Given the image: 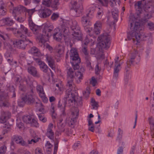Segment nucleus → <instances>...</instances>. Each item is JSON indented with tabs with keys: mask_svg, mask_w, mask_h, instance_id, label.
I'll use <instances>...</instances> for the list:
<instances>
[{
	"mask_svg": "<svg viewBox=\"0 0 154 154\" xmlns=\"http://www.w3.org/2000/svg\"><path fill=\"white\" fill-rule=\"evenodd\" d=\"M131 25V32L128 35L127 38L128 40H130L132 39L134 42L135 40H136L137 42H138L140 40H146L147 38H148L149 41H151L152 39V37L150 34L146 35L143 34H140L139 33L140 31L142 29V27H141V24L139 22H136L134 24V22L130 23Z\"/></svg>",
	"mask_w": 154,
	"mask_h": 154,
	"instance_id": "nucleus-1",
	"label": "nucleus"
},
{
	"mask_svg": "<svg viewBox=\"0 0 154 154\" xmlns=\"http://www.w3.org/2000/svg\"><path fill=\"white\" fill-rule=\"evenodd\" d=\"M145 10L144 12L140 11L138 13L135 14L134 16H130L129 22H134V24L137 22L140 21L142 22L146 21L147 20L152 17V15L154 13V8L151 6V5L149 6L148 5L144 6Z\"/></svg>",
	"mask_w": 154,
	"mask_h": 154,
	"instance_id": "nucleus-2",
	"label": "nucleus"
},
{
	"mask_svg": "<svg viewBox=\"0 0 154 154\" xmlns=\"http://www.w3.org/2000/svg\"><path fill=\"white\" fill-rule=\"evenodd\" d=\"M40 31L36 34H34L36 35L37 39L39 42L44 44L45 41V39L46 37L48 38L51 35V32L54 29L53 25L49 23H46L44 25V28L43 30V34L41 35V27Z\"/></svg>",
	"mask_w": 154,
	"mask_h": 154,
	"instance_id": "nucleus-3",
	"label": "nucleus"
},
{
	"mask_svg": "<svg viewBox=\"0 0 154 154\" xmlns=\"http://www.w3.org/2000/svg\"><path fill=\"white\" fill-rule=\"evenodd\" d=\"M61 26V32L64 34V36L69 35V28L70 26L73 31L79 30L80 28L77 24V23L75 20H63Z\"/></svg>",
	"mask_w": 154,
	"mask_h": 154,
	"instance_id": "nucleus-4",
	"label": "nucleus"
},
{
	"mask_svg": "<svg viewBox=\"0 0 154 154\" xmlns=\"http://www.w3.org/2000/svg\"><path fill=\"white\" fill-rule=\"evenodd\" d=\"M137 54V51H134L132 53L130 54V59L127 62V66L125 68L124 76L125 80L127 82L129 79L130 78V74L129 68L132 65L134 64H137L140 61V58L138 59L136 57Z\"/></svg>",
	"mask_w": 154,
	"mask_h": 154,
	"instance_id": "nucleus-5",
	"label": "nucleus"
},
{
	"mask_svg": "<svg viewBox=\"0 0 154 154\" xmlns=\"http://www.w3.org/2000/svg\"><path fill=\"white\" fill-rule=\"evenodd\" d=\"M67 81L66 87L69 89H66L65 91L64 100L70 103L75 101V95L72 91V88L74 86V84L73 79H67Z\"/></svg>",
	"mask_w": 154,
	"mask_h": 154,
	"instance_id": "nucleus-6",
	"label": "nucleus"
},
{
	"mask_svg": "<svg viewBox=\"0 0 154 154\" xmlns=\"http://www.w3.org/2000/svg\"><path fill=\"white\" fill-rule=\"evenodd\" d=\"M98 40L100 42L99 45L102 50H106L108 48L110 45V37L106 34H104L98 37Z\"/></svg>",
	"mask_w": 154,
	"mask_h": 154,
	"instance_id": "nucleus-7",
	"label": "nucleus"
},
{
	"mask_svg": "<svg viewBox=\"0 0 154 154\" xmlns=\"http://www.w3.org/2000/svg\"><path fill=\"white\" fill-rule=\"evenodd\" d=\"M35 11V9H27L26 14H28L29 16V23L30 29L33 32V34L37 33L39 32L41 29V27L37 26L34 23L32 20V15Z\"/></svg>",
	"mask_w": 154,
	"mask_h": 154,
	"instance_id": "nucleus-8",
	"label": "nucleus"
},
{
	"mask_svg": "<svg viewBox=\"0 0 154 154\" xmlns=\"http://www.w3.org/2000/svg\"><path fill=\"white\" fill-rule=\"evenodd\" d=\"M102 26V23L100 21H97L94 24V28L92 30L90 28H89L87 31V35L90 36H94L99 34Z\"/></svg>",
	"mask_w": 154,
	"mask_h": 154,
	"instance_id": "nucleus-9",
	"label": "nucleus"
},
{
	"mask_svg": "<svg viewBox=\"0 0 154 154\" xmlns=\"http://www.w3.org/2000/svg\"><path fill=\"white\" fill-rule=\"evenodd\" d=\"M114 67L113 72V78L116 79H117L119 72L121 69V66L123 62L122 60H119V57H116L114 59Z\"/></svg>",
	"mask_w": 154,
	"mask_h": 154,
	"instance_id": "nucleus-10",
	"label": "nucleus"
},
{
	"mask_svg": "<svg viewBox=\"0 0 154 154\" xmlns=\"http://www.w3.org/2000/svg\"><path fill=\"white\" fill-rule=\"evenodd\" d=\"M79 110L77 108H75L73 111L72 112L71 117L67 118L66 122L68 123L69 126L71 127L73 126L75 122L79 115Z\"/></svg>",
	"mask_w": 154,
	"mask_h": 154,
	"instance_id": "nucleus-11",
	"label": "nucleus"
},
{
	"mask_svg": "<svg viewBox=\"0 0 154 154\" xmlns=\"http://www.w3.org/2000/svg\"><path fill=\"white\" fill-rule=\"evenodd\" d=\"M21 99L22 100V103L23 104L26 103L30 104L34 102V99L33 97V91L32 90H31L30 92L26 94H23L21 96Z\"/></svg>",
	"mask_w": 154,
	"mask_h": 154,
	"instance_id": "nucleus-12",
	"label": "nucleus"
},
{
	"mask_svg": "<svg viewBox=\"0 0 154 154\" xmlns=\"http://www.w3.org/2000/svg\"><path fill=\"white\" fill-rule=\"evenodd\" d=\"M63 120L62 119H60L57 122V127L59 130H60L61 131H64L66 134L68 136H70L72 134V132L69 130L68 128L65 127L66 123L63 122Z\"/></svg>",
	"mask_w": 154,
	"mask_h": 154,
	"instance_id": "nucleus-13",
	"label": "nucleus"
},
{
	"mask_svg": "<svg viewBox=\"0 0 154 154\" xmlns=\"http://www.w3.org/2000/svg\"><path fill=\"white\" fill-rule=\"evenodd\" d=\"M21 38V39L14 41L13 44L14 47L20 48L24 49L27 44V41L24 35H23V37Z\"/></svg>",
	"mask_w": 154,
	"mask_h": 154,
	"instance_id": "nucleus-14",
	"label": "nucleus"
},
{
	"mask_svg": "<svg viewBox=\"0 0 154 154\" xmlns=\"http://www.w3.org/2000/svg\"><path fill=\"white\" fill-rule=\"evenodd\" d=\"M8 95L0 92V106L8 107L10 106L8 100Z\"/></svg>",
	"mask_w": 154,
	"mask_h": 154,
	"instance_id": "nucleus-15",
	"label": "nucleus"
},
{
	"mask_svg": "<svg viewBox=\"0 0 154 154\" xmlns=\"http://www.w3.org/2000/svg\"><path fill=\"white\" fill-rule=\"evenodd\" d=\"M23 34H25L29 36L32 35V34L28 31V29L23 25H21L20 28L17 31L16 36L18 37H23Z\"/></svg>",
	"mask_w": 154,
	"mask_h": 154,
	"instance_id": "nucleus-16",
	"label": "nucleus"
},
{
	"mask_svg": "<svg viewBox=\"0 0 154 154\" xmlns=\"http://www.w3.org/2000/svg\"><path fill=\"white\" fill-rule=\"evenodd\" d=\"M61 28L60 29V30L58 28L55 29V32L53 35L54 39L58 42L61 41L63 36L64 37V39H66L69 37L68 35L64 36L63 33L61 32Z\"/></svg>",
	"mask_w": 154,
	"mask_h": 154,
	"instance_id": "nucleus-17",
	"label": "nucleus"
},
{
	"mask_svg": "<svg viewBox=\"0 0 154 154\" xmlns=\"http://www.w3.org/2000/svg\"><path fill=\"white\" fill-rule=\"evenodd\" d=\"M52 12L51 10L46 7H42L39 11L40 17L42 18L48 17L51 14Z\"/></svg>",
	"mask_w": 154,
	"mask_h": 154,
	"instance_id": "nucleus-18",
	"label": "nucleus"
},
{
	"mask_svg": "<svg viewBox=\"0 0 154 154\" xmlns=\"http://www.w3.org/2000/svg\"><path fill=\"white\" fill-rule=\"evenodd\" d=\"M81 23L82 25L84 27V28L86 32L88 31L89 27H87L88 25H91V23L90 22L88 15L82 17L81 18Z\"/></svg>",
	"mask_w": 154,
	"mask_h": 154,
	"instance_id": "nucleus-19",
	"label": "nucleus"
},
{
	"mask_svg": "<svg viewBox=\"0 0 154 154\" xmlns=\"http://www.w3.org/2000/svg\"><path fill=\"white\" fill-rule=\"evenodd\" d=\"M69 6L71 9L74 10L77 14H79L81 12V9L79 5L77 4V1L76 0H72Z\"/></svg>",
	"mask_w": 154,
	"mask_h": 154,
	"instance_id": "nucleus-20",
	"label": "nucleus"
},
{
	"mask_svg": "<svg viewBox=\"0 0 154 154\" xmlns=\"http://www.w3.org/2000/svg\"><path fill=\"white\" fill-rule=\"evenodd\" d=\"M145 0H141L140 1H138L135 4L134 6L137 9H138V12H137L135 14H136L137 13H138L139 14V12L140 11L142 12V10L143 9L144 10H145L144 6L145 5H147L148 6L150 5L148 4L145 2V3L144 2Z\"/></svg>",
	"mask_w": 154,
	"mask_h": 154,
	"instance_id": "nucleus-21",
	"label": "nucleus"
},
{
	"mask_svg": "<svg viewBox=\"0 0 154 154\" xmlns=\"http://www.w3.org/2000/svg\"><path fill=\"white\" fill-rule=\"evenodd\" d=\"M35 59L36 62L39 66L40 69L42 72L45 73H47L49 69L51 70L47 65L44 62L38 59Z\"/></svg>",
	"mask_w": 154,
	"mask_h": 154,
	"instance_id": "nucleus-22",
	"label": "nucleus"
},
{
	"mask_svg": "<svg viewBox=\"0 0 154 154\" xmlns=\"http://www.w3.org/2000/svg\"><path fill=\"white\" fill-rule=\"evenodd\" d=\"M53 127V125L52 123H50L48 125L46 130V135L49 139L53 140L54 137V133L52 130Z\"/></svg>",
	"mask_w": 154,
	"mask_h": 154,
	"instance_id": "nucleus-23",
	"label": "nucleus"
},
{
	"mask_svg": "<svg viewBox=\"0 0 154 154\" xmlns=\"http://www.w3.org/2000/svg\"><path fill=\"white\" fill-rule=\"evenodd\" d=\"M13 141L23 146H27V144L25 142L22 137L18 135H14L13 137Z\"/></svg>",
	"mask_w": 154,
	"mask_h": 154,
	"instance_id": "nucleus-24",
	"label": "nucleus"
},
{
	"mask_svg": "<svg viewBox=\"0 0 154 154\" xmlns=\"http://www.w3.org/2000/svg\"><path fill=\"white\" fill-rule=\"evenodd\" d=\"M11 113L8 111H2L0 116V122L4 123L6 122V120L11 116Z\"/></svg>",
	"mask_w": 154,
	"mask_h": 154,
	"instance_id": "nucleus-25",
	"label": "nucleus"
},
{
	"mask_svg": "<svg viewBox=\"0 0 154 154\" xmlns=\"http://www.w3.org/2000/svg\"><path fill=\"white\" fill-rule=\"evenodd\" d=\"M67 73V79H74V77L76 73L74 69L71 67H68L67 64L66 65Z\"/></svg>",
	"mask_w": 154,
	"mask_h": 154,
	"instance_id": "nucleus-26",
	"label": "nucleus"
},
{
	"mask_svg": "<svg viewBox=\"0 0 154 154\" xmlns=\"http://www.w3.org/2000/svg\"><path fill=\"white\" fill-rule=\"evenodd\" d=\"M45 57L48 65L53 70H54L55 69L54 60L53 58L50 55L46 54Z\"/></svg>",
	"mask_w": 154,
	"mask_h": 154,
	"instance_id": "nucleus-27",
	"label": "nucleus"
},
{
	"mask_svg": "<svg viewBox=\"0 0 154 154\" xmlns=\"http://www.w3.org/2000/svg\"><path fill=\"white\" fill-rule=\"evenodd\" d=\"M27 9L24 6L22 5H19L14 8L13 10V14H15V13L17 12H18L20 14L25 12V14L26 15Z\"/></svg>",
	"mask_w": 154,
	"mask_h": 154,
	"instance_id": "nucleus-28",
	"label": "nucleus"
},
{
	"mask_svg": "<svg viewBox=\"0 0 154 154\" xmlns=\"http://www.w3.org/2000/svg\"><path fill=\"white\" fill-rule=\"evenodd\" d=\"M70 56L71 59L73 61L78 60L79 58L77 50L74 48H72L71 49L70 53Z\"/></svg>",
	"mask_w": 154,
	"mask_h": 154,
	"instance_id": "nucleus-29",
	"label": "nucleus"
},
{
	"mask_svg": "<svg viewBox=\"0 0 154 154\" xmlns=\"http://www.w3.org/2000/svg\"><path fill=\"white\" fill-rule=\"evenodd\" d=\"M28 72L34 77H38L39 73H38L36 68L33 66H29L28 67Z\"/></svg>",
	"mask_w": 154,
	"mask_h": 154,
	"instance_id": "nucleus-30",
	"label": "nucleus"
},
{
	"mask_svg": "<svg viewBox=\"0 0 154 154\" xmlns=\"http://www.w3.org/2000/svg\"><path fill=\"white\" fill-rule=\"evenodd\" d=\"M72 32V35L73 36V38L74 39L77 40H81L82 38V34L80 30H75L73 31Z\"/></svg>",
	"mask_w": 154,
	"mask_h": 154,
	"instance_id": "nucleus-31",
	"label": "nucleus"
},
{
	"mask_svg": "<svg viewBox=\"0 0 154 154\" xmlns=\"http://www.w3.org/2000/svg\"><path fill=\"white\" fill-rule=\"evenodd\" d=\"M64 48V45L61 44L57 45L55 48L57 52L60 55L63 53Z\"/></svg>",
	"mask_w": 154,
	"mask_h": 154,
	"instance_id": "nucleus-32",
	"label": "nucleus"
},
{
	"mask_svg": "<svg viewBox=\"0 0 154 154\" xmlns=\"http://www.w3.org/2000/svg\"><path fill=\"white\" fill-rule=\"evenodd\" d=\"M84 57L87 66L89 69H92V68L91 64V58L90 56L88 54L84 56Z\"/></svg>",
	"mask_w": 154,
	"mask_h": 154,
	"instance_id": "nucleus-33",
	"label": "nucleus"
},
{
	"mask_svg": "<svg viewBox=\"0 0 154 154\" xmlns=\"http://www.w3.org/2000/svg\"><path fill=\"white\" fill-rule=\"evenodd\" d=\"M75 79L76 82L78 84L80 83L83 78V74L82 73L80 72H77L75 74Z\"/></svg>",
	"mask_w": 154,
	"mask_h": 154,
	"instance_id": "nucleus-34",
	"label": "nucleus"
},
{
	"mask_svg": "<svg viewBox=\"0 0 154 154\" xmlns=\"http://www.w3.org/2000/svg\"><path fill=\"white\" fill-rule=\"evenodd\" d=\"M2 20L4 23L8 26H12L14 23V21L9 17L5 18Z\"/></svg>",
	"mask_w": 154,
	"mask_h": 154,
	"instance_id": "nucleus-35",
	"label": "nucleus"
},
{
	"mask_svg": "<svg viewBox=\"0 0 154 154\" xmlns=\"http://www.w3.org/2000/svg\"><path fill=\"white\" fill-rule=\"evenodd\" d=\"M8 90L10 91L9 94L12 96V97H16L15 89L13 86H10L8 88Z\"/></svg>",
	"mask_w": 154,
	"mask_h": 154,
	"instance_id": "nucleus-36",
	"label": "nucleus"
},
{
	"mask_svg": "<svg viewBox=\"0 0 154 154\" xmlns=\"http://www.w3.org/2000/svg\"><path fill=\"white\" fill-rule=\"evenodd\" d=\"M119 11L117 9H113L112 11V13L114 19L116 21H117L118 17Z\"/></svg>",
	"mask_w": 154,
	"mask_h": 154,
	"instance_id": "nucleus-37",
	"label": "nucleus"
},
{
	"mask_svg": "<svg viewBox=\"0 0 154 154\" xmlns=\"http://www.w3.org/2000/svg\"><path fill=\"white\" fill-rule=\"evenodd\" d=\"M31 53L34 55L38 56L40 55V52L38 49L35 47L31 48Z\"/></svg>",
	"mask_w": 154,
	"mask_h": 154,
	"instance_id": "nucleus-38",
	"label": "nucleus"
},
{
	"mask_svg": "<svg viewBox=\"0 0 154 154\" xmlns=\"http://www.w3.org/2000/svg\"><path fill=\"white\" fill-rule=\"evenodd\" d=\"M32 127H39V124L38 123L37 120L34 118L32 119L30 122L29 124Z\"/></svg>",
	"mask_w": 154,
	"mask_h": 154,
	"instance_id": "nucleus-39",
	"label": "nucleus"
},
{
	"mask_svg": "<svg viewBox=\"0 0 154 154\" xmlns=\"http://www.w3.org/2000/svg\"><path fill=\"white\" fill-rule=\"evenodd\" d=\"M32 118L30 116H24L23 117V121L27 124H29Z\"/></svg>",
	"mask_w": 154,
	"mask_h": 154,
	"instance_id": "nucleus-40",
	"label": "nucleus"
},
{
	"mask_svg": "<svg viewBox=\"0 0 154 154\" xmlns=\"http://www.w3.org/2000/svg\"><path fill=\"white\" fill-rule=\"evenodd\" d=\"M91 105L93 107V109H97L98 107V103L94 99H91Z\"/></svg>",
	"mask_w": 154,
	"mask_h": 154,
	"instance_id": "nucleus-41",
	"label": "nucleus"
},
{
	"mask_svg": "<svg viewBox=\"0 0 154 154\" xmlns=\"http://www.w3.org/2000/svg\"><path fill=\"white\" fill-rule=\"evenodd\" d=\"M54 141V154H56L57 150L59 140L58 139H56Z\"/></svg>",
	"mask_w": 154,
	"mask_h": 154,
	"instance_id": "nucleus-42",
	"label": "nucleus"
},
{
	"mask_svg": "<svg viewBox=\"0 0 154 154\" xmlns=\"http://www.w3.org/2000/svg\"><path fill=\"white\" fill-rule=\"evenodd\" d=\"M7 151V146L4 145L0 147V154H5Z\"/></svg>",
	"mask_w": 154,
	"mask_h": 154,
	"instance_id": "nucleus-43",
	"label": "nucleus"
},
{
	"mask_svg": "<svg viewBox=\"0 0 154 154\" xmlns=\"http://www.w3.org/2000/svg\"><path fill=\"white\" fill-rule=\"evenodd\" d=\"M52 145L49 142H47L45 144V148L47 151L51 152L52 150Z\"/></svg>",
	"mask_w": 154,
	"mask_h": 154,
	"instance_id": "nucleus-44",
	"label": "nucleus"
},
{
	"mask_svg": "<svg viewBox=\"0 0 154 154\" xmlns=\"http://www.w3.org/2000/svg\"><path fill=\"white\" fill-rule=\"evenodd\" d=\"M39 120L43 123H45L47 121V119L43 114H39L38 115Z\"/></svg>",
	"mask_w": 154,
	"mask_h": 154,
	"instance_id": "nucleus-45",
	"label": "nucleus"
},
{
	"mask_svg": "<svg viewBox=\"0 0 154 154\" xmlns=\"http://www.w3.org/2000/svg\"><path fill=\"white\" fill-rule=\"evenodd\" d=\"M59 0H54L52 4L51 7L54 9H57V6L59 4Z\"/></svg>",
	"mask_w": 154,
	"mask_h": 154,
	"instance_id": "nucleus-46",
	"label": "nucleus"
},
{
	"mask_svg": "<svg viewBox=\"0 0 154 154\" xmlns=\"http://www.w3.org/2000/svg\"><path fill=\"white\" fill-rule=\"evenodd\" d=\"M51 0H44L42 2V4L47 7H49L51 6Z\"/></svg>",
	"mask_w": 154,
	"mask_h": 154,
	"instance_id": "nucleus-47",
	"label": "nucleus"
},
{
	"mask_svg": "<svg viewBox=\"0 0 154 154\" xmlns=\"http://www.w3.org/2000/svg\"><path fill=\"white\" fill-rule=\"evenodd\" d=\"M73 62L71 61L72 66H73V69H74L75 71V70L79 68V66L78 62H76V61H73Z\"/></svg>",
	"mask_w": 154,
	"mask_h": 154,
	"instance_id": "nucleus-48",
	"label": "nucleus"
},
{
	"mask_svg": "<svg viewBox=\"0 0 154 154\" xmlns=\"http://www.w3.org/2000/svg\"><path fill=\"white\" fill-rule=\"evenodd\" d=\"M17 120V127L21 130L22 129H23L24 128V126L23 123L20 121H19L18 119Z\"/></svg>",
	"mask_w": 154,
	"mask_h": 154,
	"instance_id": "nucleus-49",
	"label": "nucleus"
},
{
	"mask_svg": "<svg viewBox=\"0 0 154 154\" xmlns=\"http://www.w3.org/2000/svg\"><path fill=\"white\" fill-rule=\"evenodd\" d=\"M103 14V9L102 8H98L97 12V15L98 17L100 18Z\"/></svg>",
	"mask_w": 154,
	"mask_h": 154,
	"instance_id": "nucleus-50",
	"label": "nucleus"
},
{
	"mask_svg": "<svg viewBox=\"0 0 154 154\" xmlns=\"http://www.w3.org/2000/svg\"><path fill=\"white\" fill-rule=\"evenodd\" d=\"M6 9L3 6H1L0 7V15H4L5 14Z\"/></svg>",
	"mask_w": 154,
	"mask_h": 154,
	"instance_id": "nucleus-51",
	"label": "nucleus"
},
{
	"mask_svg": "<svg viewBox=\"0 0 154 154\" xmlns=\"http://www.w3.org/2000/svg\"><path fill=\"white\" fill-rule=\"evenodd\" d=\"M59 17V15L58 13H54L52 14L51 17V19L53 21L57 20Z\"/></svg>",
	"mask_w": 154,
	"mask_h": 154,
	"instance_id": "nucleus-52",
	"label": "nucleus"
},
{
	"mask_svg": "<svg viewBox=\"0 0 154 154\" xmlns=\"http://www.w3.org/2000/svg\"><path fill=\"white\" fill-rule=\"evenodd\" d=\"M100 4L102 6H107L108 4V0H98Z\"/></svg>",
	"mask_w": 154,
	"mask_h": 154,
	"instance_id": "nucleus-53",
	"label": "nucleus"
},
{
	"mask_svg": "<svg viewBox=\"0 0 154 154\" xmlns=\"http://www.w3.org/2000/svg\"><path fill=\"white\" fill-rule=\"evenodd\" d=\"M14 16L15 20H17L18 22L21 23L23 22L24 20L25 19L24 18L22 17H17L15 15V14H13Z\"/></svg>",
	"mask_w": 154,
	"mask_h": 154,
	"instance_id": "nucleus-54",
	"label": "nucleus"
},
{
	"mask_svg": "<svg viewBox=\"0 0 154 154\" xmlns=\"http://www.w3.org/2000/svg\"><path fill=\"white\" fill-rule=\"evenodd\" d=\"M123 134V131L120 128H119L118 131V136L117 137V140H120L121 139Z\"/></svg>",
	"mask_w": 154,
	"mask_h": 154,
	"instance_id": "nucleus-55",
	"label": "nucleus"
},
{
	"mask_svg": "<svg viewBox=\"0 0 154 154\" xmlns=\"http://www.w3.org/2000/svg\"><path fill=\"white\" fill-rule=\"evenodd\" d=\"M0 37L3 40H5L8 38L7 34L4 32H0Z\"/></svg>",
	"mask_w": 154,
	"mask_h": 154,
	"instance_id": "nucleus-56",
	"label": "nucleus"
},
{
	"mask_svg": "<svg viewBox=\"0 0 154 154\" xmlns=\"http://www.w3.org/2000/svg\"><path fill=\"white\" fill-rule=\"evenodd\" d=\"M147 26L149 29L151 30H154V24L151 22L147 23Z\"/></svg>",
	"mask_w": 154,
	"mask_h": 154,
	"instance_id": "nucleus-57",
	"label": "nucleus"
},
{
	"mask_svg": "<svg viewBox=\"0 0 154 154\" xmlns=\"http://www.w3.org/2000/svg\"><path fill=\"white\" fill-rule=\"evenodd\" d=\"M101 70V68L99 66V64H97L95 68V71L96 74H98Z\"/></svg>",
	"mask_w": 154,
	"mask_h": 154,
	"instance_id": "nucleus-58",
	"label": "nucleus"
},
{
	"mask_svg": "<svg viewBox=\"0 0 154 154\" xmlns=\"http://www.w3.org/2000/svg\"><path fill=\"white\" fill-rule=\"evenodd\" d=\"M19 90L22 91H26V86L20 84L19 86Z\"/></svg>",
	"mask_w": 154,
	"mask_h": 154,
	"instance_id": "nucleus-59",
	"label": "nucleus"
},
{
	"mask_svg": "<svg viewBox=\"0 0 154 154\" xmlns=\"http://www.w3.org/2000/svg\"><path fill=\"white\" fill-rule=\"evenodd\" d=\"M97 83V81L94 77L91 78V80L90 81V83L93 86H94Z\"/></svg>",
	"mask_w": 154,
	"mask_h": 154,
	"instance_id": "nucleus-60",
	"label": "nucleus"
},
{
	"mask_svg": "<svg viewBox=\"0 0 154 154\" xmlns=\"http://www.w3.org/2000/svg\"><path fill=\"white\" fill-rule=\"evenodd\" d=\"M82 50L84 54V56L88 54V53L87 51V47L86 46H83V49Z\"/></svg>",
	"mask_w": 154,
	"mask_h": 154,
	"instance_id": "nucleus-61",
	"label": "nucleus"
},
{
	"mask_svg": "<svg viewBox=\"0 0 154 154\" xmlns=\"http://www.w3.org/2000/svg\"><path fill=\"white\" fill-rule=\"evenodd\" d=\"M35 154H43L42 150L39 148L37 147L35 150Z\"/></svg>",
	"mask_w": 154,
	"mask_h": 154,
	"instance_id": "nucleus-62",
	"label": "nucleus"
},
{
	"mask_svg": "<svg viewBox=\"0 0 154 154\" xmlns=\"http://www.w3.org/2000/svg\"><path fill=\"white\" fill-rule=\"evenodd\" d=\"M36 90L38 93L44 91L42 86L40 85H38L36 87Z\"/></svg>",
	"mask_w": 154,
	"mask_h": 154,
	"instance_id": "nucleus-63",
	"label": "nucleus"
},
{
	"mask_svg": "<svg viewBox=\"0 0 154 154\" xmlns=\"http://www.w3.org/2000/svg\"><path fill=\"white\" fill-rule=\"evenodd\" d=\"M80 146V143L79 142H78L77 143H74L73 146V148L75 150H76L77 147Z\"/></svg>",
	"mask_w": 154,
	"mask_h": 154,
	"instance_id": "nucleus-64",
	"label": "nucleus"
}]
</instances>
